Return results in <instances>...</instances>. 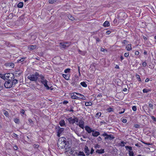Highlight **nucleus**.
<instances>
[{"mask_svg":"<svg viewBox=\"0 0 156 156\" xmlns=\"http://www.w3.org/2000/svg\"><path fill=\"white\" fill-rule=\"evenodd\" d=\"M57 144L58 147L61 149L65 148L67 150L71 147L69 142L66 140V138L64 137H62L58 139Z\"/></svg>","mask_w":156,"mask_h":156,"instance_id":"f257e3e1","label":"nucleus"},{"mask_svg":"<svg viewBox=\"0 0 156 156\" xmlns=\"http://www.w3.org/2000/svg\"><path fill=\"white\" fill-rule=\"evenodd\" d=\"M39 73L36 72L34 74L30 75L27 77V78L30 80L36 82L38 78Z\"/></svg>","mask_w":156,"mask_h":156,"instance_id":"f03ea898","label":"nucleus"},{"mask_svg":"<svg viewBox=\"0 0 156 156\" xmlns=\"http://www.w3.org/2000/svg\"><path fill=\"white\" fill-rule=\"evenodd\" d=\"M4 86L6 88H10L12 86L11 81H6L4 83Z\"/></svg>","mask_w":156,"mask_h":156,"instance_id":"7ed1b4c3","label":"nucleus"},{"mask_svg":"<svg viewBox=\"0 0 156 156\" xmlns=\"http://www.w3.org/2000/svg\"><path fill=\"white\" fill-rule=\"evenodd\" d=\"M56 129H57L58 130L57 136H58L59 137L60 136V134L64 130V128H61L59 126H58L56 127Z\"/></svg>","mask_w":156,"mask_h":156,"instance_id":"20e7f679","label":"nucleus"},{"mask_svg":"<svg viewBox=\"0 0 156 156\" xmlns=\"http://www.w3.org/2000/svg\"><path fill=\"white\" fill-rule=\"evenodd\" d=\"M68 120L70 123L73 124L75 122L77 123L78 122V119L77 118H75L74 119H73L72 117H70L68 119Z\"/></svg>","mask_w":156,"mask_h":156,"instance_id":"39448f33","label":"nucleus"},{"mask_svg":"<svg viewBox=\"0 0 156 156\" xmlns=\"http://www.w3.org/2000/svg\"><path fill=\"white\" fill-rule=\"evenodd\" d=\"M61 47L64 48H65L66 47H68L70 45V43L69 42H66L65 43H60Z\"/></svg>","mask_w":156,"mask_h":156,"instance_id":"423d86ee","label":"nucleus"},{"mask_svg":"<svg viewBox=\"0 0 156 156\" xmlns=\"http://www.w3.org/2000/svg\"><path fill=\"white\" fill-rule=\"evenodd\" d=\"M84 122L82 120H80L79 121V122L76 123V124L79 126L82 129H83L84 128Z\"/></svg>","mask_w":156,"mask_h":156,"instance_id":"0eeeda50","label":"nucleus"},{"mask_svg":"<svg viewBox=\"0 0 156 156\" xmlns=\"http://www.w3.org/2000/svg\"><path fill=\"white\" fill-rule=\"evenodd\" d=\"M68 151L69 153L73 156L76 155L77 151L73 149H71L68 150Z\"/></svg>","mask_w":156,"mask_h":156,"instance_id":"6e6552de","label":"nucleus"},{"mask_svg":"<svg viewBox=\"0 0 156 156\" xmlns=\"http://www.w3.org/2000/svg\"><path fill=\"white\" fill-rule=\"evenodd\" d=\"M85 130L87 132L89 133H90L91 132L92 133L94 129H92L90 127L88 126H86L85 127Z\"/></svg>","mask_w":156,"mask_h":156,"instance_id":"1a4fd4ad","label":"nucleus"},{"mask_svg":"<svg viewBox=\"0 0 156 156\" xmlns=\"http://www.w3.org/2000/svg\"><path fill=\"white\" fill-rule=\"evenodd\" d=\"M100 135V133L99 132L95 131V130L94 129L92 133V136L95 137H97L98 135Z\"/></svg>","mask_w":156,"mask_h":156,"instance_id":"9d476101","label":"nucleus"},{"mask_svg":"<svg viewBox=\"0 0 156 156\" xmlns=\"http://www.w3.org/2000/svg\"><path fill=\"white\" fill-rule=\"evenodd\" d=\"M71 98L72 99H78V97L76 95L75 92L72 93L71 94Z\"/></svg>","mask_w":156,"mask_h":156,"instance_id":"9b49d317","label":"nucleus"},{"mask_svg":"<svg viewBox=\"0 0 156 156\" xmlns=\"http://www.w3.org/2000/svg\"><path fill=\"white\" fill-rule=\"evenodd\" d=\"M84 152L87 155H89L90 154V151L87 146H86L84 148Z\"/></svg>","mask_w":156,"mask_h":156,"instance_id":"f8f14e48","label":"nucleus"},{"mask_svg":"<svg viewBox=\"0 0 156 156\" xmlns=\"http://www.w3.org/2000/svg\"><path fill=\"white\" fill-rule=\"evenodd\" d=\"M62 76L66 80H69V79L70 74L69 73L66 74H63Z\"/></svg>","mask_w":156,"mask_h":156,"instance_id":"ddd939ff","label":"nucleus"},{"mask_svg":"<svg viewBox=\"0 0 156 156\" xmlns=\"http://www.w3.org/2000/svg\"><path fill=\"white\" fill-rule=\"evenodd\" d=\"M59 124L61 126H66L65 122L63 119H61L59 122Z\"/></svg>","mask_w":156,"mask_h":156,"instance_id":"4468645a","label":"nucleus"},{"mask_svg":"<svg viewBox=\"0 0 156 156\" xmlns=\"http://www.w3.org/2000/svg\"><path fill=\"white\" fill-rule=\"evenodd\" d=\"M5 65L6 66H9L11 68H13L15 66L14 64L11 63H6Z\"/></svg>","mask_w":156,"mask_h":156,"instance_id":"2eb2a0df","label":"nucleus"},{"mask_svg":"<svg viewBox=\"0 0 156 156\" xmlns=\"http://www.w3.org/2000/svg\"><path fill=\"white\" fill-rule=\"evenodd\" d=\"M126 49L128 51H130L132 50L131 44H129L126 47Z\"/></svg>","mask_w":156,"mask_h":156,"instance_id":"dca6fc26","label":"nucleus"},{"mask_svg":"<svg viewBox=\"0 0 156 156\" xmlns=\"http://www.w3.org/2000/svg\"><path fill=\"white\" fill-rule=\"evenodd\" d=\"M105 152L104 149H101L100 150H97L96 151V152L99 154H102Z\"/></svg>","mask_w":156,"mask_h":156,"instance_id":"f3484780","label":"nucleus"},{"mask_svg":"<svg viewBox=\"0 0 156 156\" xmlns=\"http://www.w3.org/2000/svg\"><path fill=\"white\" fill-rule=\"evenodd\" d=\"M11 74V73H5L4 74L5 75V79H6L8 80V78H10V74Z\"/></svg>","mask_w":156,"mask_h":156,"instance_id":"a211bd4d","label":"nucleus"},{"mask_svg":"<svg viewBox=\"0 0 156 156\" xmlns=\"http://www.w3.org/2000/svg\"><path fill=\"white\" fill-rule=\"evenodd\" d=\"M12 81V86L15 85L18 82V80L16 79H13Z\"/></svg>","mask_w":156,"mask_h":156,"instance_id":"6ab92c4d","label":"nucleus"},{"mask_svg":"<svg viewBox=\"0 0 156 156\" xmlns=\"http://www.w3.org/2000/svg\"><path fill=\"white\" fill-rule=\"evenodd\" d=\"M76 155L77 156H85V154H84L83 151H79V153L77 152Z\"/></svg>","mask_w":156,"mask_h":156,"instance_id":"aec40b11","label":"nucleus"},{"mask_svg":"<svg viewBox=\"0 0 156 156\" xmlns=\"http://www.w3.org/2000/svg\"><path fill=\"white\" fill-rule=\"evenodd\" d=\"M10 77H11V79H8V80L12 81L13 79H14L15 77H14V74L13 73H11V74H10Z\"/></svg>","mask_w":156,"mask_h":156,"instance_id":"412c9836","label":"nucleus"},{"mask_svg":"<svg viewBox=\"0 0 156 156\" xmlns=\"http://www.w3.org/2000/svg\"><path fill=\"white\" fill-rule=\"evenodd\" d=\"M125 148L127 150H129V151H132V148L130 146H126L125 147Z\"/></svg>","mask_w":156,"mask_h":156,"instance_id":"4be33fe9","label":"nucleus"},{"mask_svg":"<svg viewBox=\"0 0 156 156\" xmlns=\"http://www.w3.org/2000/svg\"><path fill=\"white\" fill-rule=\"evenodd\" d=\"M110 23H109L108 21H105L103 24V26L105 27H108L109 26Z\"/></svg>","mask_w":156,"mask_h":156,"instance_id":"5701e85b","label":"nucleus"},{"mask_svg":"<svg viewBox=\"0 0 156 156\" xmlns=\"http://www.w3.org/2000/svg\"><path fill=\"white\" fill-rule=\"evenodd\" d=\"M23 2H20L17 5V7L18 8H22L23 7Z\"/></svg>","mask_w":156,"mask_h":156,"instance_id":"b1692460","label":"nucleus"},{"mask_svg":"<svg viewBox=\"0 0 156 156\" xmlns=\"http://www.w3.org/2000/svg\"><path fill=\"white\" fill-rule=\"evenodd\" d=\"M4 112V114L6 117H8L9 116V113L8 112L5 110H3Z\"/></svg>","mask_w":156,"mask_h":156,"instance_id":"393cba45","label":"nucleus"},{"mask_svg":"<svg viewBox=\"0 0 156 156\" xmlns=\"http://www.w3.org/2000/svg\"><path fill=\"white\" fill-rule=\"evenodd\" d=\"M57 0H49L48 2L51 4H53L56 2Z\"/></svg>","mask_w":156,"mask_h":156,"instance_id":"a878e982","label":"nucleus"},{"mask_svg":"<svg viewBox=\"0 0 156 156\" xmlns=\"http://www.w3.org/2000/svg\"><path fill=\"white\" fill-rule=\"evenodd\" d=\"M102 135L103 136H106V137H105V140L108 139V136L109 135L107 133H105L103 134Z\"/></svg>","mask_w":156,"mask_h":156,"instance_id":"bb28decb","label":"nucleus"},{"mask_svg":"<svg viewBox=\"0 0 156 156\" xmlns=\"http://www.w3.org/2000/svg\"><path fill=\"white\" fill-rule=\"evenodd\" d=\"M79 54L82 55H84L86 54V52L84 51H80V50H78Z\"/></svg>","mask_w":156,"mask_h":156,"instance_id":"cd10ccee","label":"nucleus"},{"mask_svg":"<svg viewBox=\"0 0 156 156\" xmlns=\"http://www.w3.org/2000/svg\"><path fill=\"white\" fill-rule=\"evenodd\" d=\"M40 77V78L42 80H44V76L42 75L41 74H40L39 73V76H38V77Z\"/></svg>","mask_w":156,"mask_h":156,"instance_id":"c85d7f7f","label":"nucleus"},{"mask_svg":"<svg viewBox=\"0 0 156 156\" xmlns=\"http://www.w3.org/2000/svg\"><path fill=\"white\" fill-rule=\"evenodd\" d=\"M67 17L69 19L72 20H75L73 16L70 15H68Z\"/></svg>","mask_w":156,"mask_h":156,"instance_id":"c756f323","label":"nucleus"},{"mask_svg":"<svg viewBox=\"0 0 156 156\" xmlns=\"http://www.w3.org/2000/svg\"><path fill=\"white\" fill-rule=\"evenodd\" d=\"M36 45H32L30 46V47H29L30 49L31 50H33L35 48H36Z\"/></svg>","mask_w":156,"mask_h":156,"instance_id":"7c9ffc66","label":"nucleus"},{"mask_svg":"<svg viewBox=\"0 0 156 156\" xmlns=\"http://www.w3.org/2000/svg\"><path fill=\"white\" fill-rule=\"evenodd\" d=\"M101 112H98L96 113L95 115V117L98 118L99 117L101 116Z\"/></svg>","mask_w":156,"mask_h":156,"instance_id":"2f4dec72","label":"nucleus"},{"mask_svg":"<svg viewBox=\"0 0 156 156\" xmlns=\"http://www.w3.org/2000/svg\"><path fill=\"white\" fill-rule=\"evenodd\" d=\"M80 84L83 87H87V84L84 82H81Z\"/></svg>","mask_w":156,"mask_h":156,"instance_id":"473e14b6","label":"nucleus"},{"mask_svg":"<svg viewBox=\"0 0 156 156\" xmlns=\"http://www.w3.org/2000/svg\"><path fill=\"white\" fill-rule=\"evenodd\" d=\"M136 76L137 78V79L140 82H141V80L140 79V78L139 76V75L138 74H136Z\"/></svg>","mask_w":156,"mask_h":156,"instance_id":"72a5a7b5","label":"nucleus"},{"mask_svg":"<svg viewBox=\"0 0 156 156\" xmlns=\"http://www.w3.org/2000/svg\"><path fill=\"white\" fill-rule=\"evenodd\" d=\"M92 105V103L91 102H86L85 103V105L87 106H91Z\"/></svg>","mask_w":156,"mask_h":156,"instance_id":"f704fd0d","label":"nucleus"},{"mask_svg":"<svg viewBox=\"0 0 156 156\" xmlns=\"http://www.w3.org/2000/svg\"><path fill=\"white\" fill-rule=\"evenodd\" d=\"M26 57H25V58H22L20 59L17 60V62H22L23 61L24 59H26Z\"/></svg>","mask_w":156,"mask_h":156,"instance_id":"c9c22d12","label":"nucleus"},{"mask_svg":"<svg viewBox=\"0 0 156 156\" xmlns=\"http://www.w3.org/2000/svg\"><path fill=\"white\" fill-rule=\"evenodd\" d=\"M114 137L113 135H109L108 136V139L109 140H111L113 139Z\"/></svg>","mask_w":156,"mask_h":156,"instance_id":"e433bc0d","label":"nucleus"},{"mask_svg":"<svg viewBox=\"0 0 156 156\" xmlns=\"http://www.w3.org/2000/svg\"><path fill=\"white\" fill-rule=\"evenodd\" d=\"M70 71V69L68 68L66 69L65 71L64 72L65 73H69Z\"/></svg>","mask_w":156,"mask_h":156,"instance_id":"4c0bfd02","label":"nucleus"},{"mask_svg":"<svg viewBox=\"0 0 156 156\" xmlns=\"http://www.w3.org/2000/svg\"><path fill=\"white\" fill-rule=\"evenodd\" d=\"M41 82L44 85L46 84V83H47L48 82V81L46 80H41Z\"/></svg>","mask_w":156,"mask_h":156,"instance_id":"58836bf2","label":"nucleus"},{"mask_svg":"<svg viewBox=\"0 0 156 156\" xmlns=\"http://www.w3.org/2000/svg\"><path fill=\"white\" fill-rule=\"evenodd\" d=\"M113 109L111 108H109L106 109V110L109 112L113 111Z\"/></svg>","mask_w":156,"mask_h":156,"instance_id":"ea45409f","label":"nucleus"},{"mask_svg":"<svg viewBox=\"0 0 156 156\" xmlns=\"http://www.w3.org/2000/svg\"><path fill=\"white\" fill-rule=\"evenodd\" d=\"M129 156H133V155H134V152H133V151H129Z\"/></svg>","mask_w":156,"mask_h":156,"instance_id":"a19ab883","label":"nucleus"},{"mask_svg":"<svg viewBox=\"0 0 156 156\" xmlns=\"http://www.w3.org/2000/svg\"><path fill=\"white\" fill-rule=\"evenodd\" d=\"M150 90H147L146 89H144L143 90V91L144 93H147L150 91Z\"/></svg>","mask_w":156,"mask_h":156,"instance_id":"79ce46f5","label":"nucleus"},{"mask_svg":"<svg viewBox=\"0 0 156 156\" xmlns=\"http://www.w3.org/2000/svg\"><path fill=\"white\" fill-rule=\"evenodd\" d=\"M45 87H46L47 90H49L50 89V87L48 86L47 83H46V84L44 85Z\"/></svg>","mask_w":156,"mask_h":156,"instance_id":"37998d69","label":"nucleus"},{"mask_svg":"<svg viewBox=\"0 0 156 156\" xmlns=\"http://www.w3.org/2000/svg\"><path fill=\"white\" fill-rule=\"evenodd\" d=\"M14 121L16 123H17L19 121V120L18 119L15 118L14 119Z\"/></svg>","mask_w":156,"mask_h":156,"instance_id":"c03bdc74","label":"nucleus"},{"mask_svg":"<svg viewBox=\"0 0 156 156\" xmlns=\"http://www.w3.org/2000/svg\"><path fill=\"white\" fill-rule=\"evenodd\" d=\"M132 109L134 111H136V107L135 106H133L132 107Z\"/></svg>","mask_w":156,"mask_h":156,"instance_id":"a18cd8bd","label":"nucleus"},{"mask_svg":"<svg viewBox=\"0 0 156 156\" xmlns=\"http://www.w3.org/2000/svg\"><path fill=\"white\" fill-rule=\"evenodd\" d=\"M0 77L2 79H3L5 80V75L2 74L0 73Z\"/></svg>","mask_w":156,"mask_h":156,"instance_id":"49530a36","label":"nucleus"},{"mask_svg":"<svg viewBox=\"0 0 156 156\" xmlns=\"http://www.w3.org/2000/svg\"><path fill=\"white\" fill-rule=\"evenodd\" d=\"M82 96H80V97H78V99H81L83 100H85V97H84L83 95H82Z\"/></svg>","mask_w":156,"mask_h":156,"instance_id":"de8ad7c7","label":"nucleus"},{"mask_svg":"<svg viewBox=\"0 0 156 156\" xmlns=\"http://www.w3.org/2000/svg\"><path fill=\"white\" fill-rule=\"evenodd\" d=\"M122 43L123 44H127L128 41L126 40H123L122 42Z\"/></svg>","mask_w":156,"mask_h":156,"instance_id":"09e8293b","label":"nucleus"},{"mask_svg":"<svg viewBox=\"0 0 156 156\" xmlns=\"http://www.w3.org/2000/svg\"><path fill=\"white\" fill-rule=\"evenodd\" d=\"M129 55V52H126L124 54V56L126 57H127Z\"/></svg>","mask_w":156,"mask_h":156,"instance_id":"8fccbe9b","label":"nucleus"},{"mask_svg":"<svg viewBox=\"0 0 156 156\" xmlns=\"http://www.w3.org/2000/svg\"><path fill=\"white\" fill-rule=\"evenodd\" d=\"M122 122H123L124 123H126L127 122V120L126 119H123L122 120Z\"/></svg>","mask_w":156,"mask_h":156,"instance_id":"3c124183","label":"nucleus"},{"mask_svg":"<svg viewBox=\"0 0 156 156\" xmlns=\"http://www.w3.org/2000/svg\"><path fill=\"white\" fill-rule=\"evenodd\" d=\"M102 139L101 138V137L100 136H99L97 138V140H98V141H102Z\"/></svg>","mask_w":156,"mask_h":156,"instance_id":"603ef678","label":"nucleus"},{"mask_svg":"<svg viewBox=\"0 0 156 156\" xmlns=\"http://www.w3.org/2000/svg\"><path fill=\"white\" fill-rule=\"evenodd\" d=\"M34 148H38L39 147V145H38L37 144H34Z\"/></svg>","mask_w":156,"mask_h":156,"instance_id":"864d4df0","label":"nucleus"},{"mask_svg":"<svg viewBox=\"0 0 156 156\" xmlns=\"http://www.w3.org/2000/svg\"><path fill=\"white\" fill-rule=\"evenodd\" d=\"M28 120L30 123H32L33 124V121L30 119H28Z\"/></svg>","mask_w":156,"mask_h":156,"instance_id":"5fc2aeb1","label":"nucleus"},{"mask_svg":"<svg viewBox=\"0 0 156 156\" xmlns=\"http://www.w3.org/2000/svg\"><path fill=\"white\" fill-rule=\"evenodd\" d=\"M151 117L154 122L156 121V118H155L154 116H151Z\"/></svg>","mask_w":156,"mask_h":156,"instance_id":"6e6d98bb","label":"nucleus"},{"mask_svg":"<svg viewBox=\"0 0 156 156\" xmlns=\"http://www.w3.org/2000/svg\"><path fill=\"white\" fill-rule=\"evenodd\" d=\"M142 65L144 67H145L147 66V63L145 62H144L143 63Z\"/></svg>","mask_w":156,"mask_h":156,"instance_id":"4d7b16f0","label":"nucleus"},{"mask_svg":"<svg viewBox=\"0 0 156 156\" xmlns=\"http://www.w3.org/2000/svg\"><path fill=\"white\" fill-rule=\"evenodd\" d=\"M134 127L136 128H139L140 127V126L138 124H136L134 126Z\"/></svg>","mask_w":156,"mask_h":156,"instance_id":"13d9d810","label":"nucleus"},{"mask_svg":"<svg viewBox=\"0 0 156 156\" xmlns=\"http://www.w3.org/2000/svg\"><path fill=\"white\" fill-rule=\"evenodd\" d=\"M149 107L151 108L152 109H153V105L152 104L150 103L149 105Z\"/></svg>","mask_w":156,"mask_h":156,"instance_id":"bf43d9fd","label":"nucleus"},{"mask_svg":"<svg viewBox=\"0 0 156 156\" xmlns=\"http://www.w3.org/2000/svg\"><path fill=\"white\" fill-rule=\"evenodd\" d=\"M95 148H100V145H99L98 144H97L94 147Z\"/></svg>","mask_w":156,"mask_h":156,"instance_id":"052dcab7","label":"nucleus"},{"mask_svg":"<svg viewBox=\"0 0 156 156\" xmlns=\"http://www.w3.org/2000/svg\"><path fill=\"white\" fill-rule=\"evenodd\" d=\"M73 107H71L70 110H69V109H68V111H69L70 112H74V111L73 110Z\"/></svg>","mask_w":156,"mask_h":156,"instance_id":"680f3d73","label":"nucleus"},{"mask_svg":"<svg viewBox=\"0 0 156 156\" xmlns=\"http://www.w3.org/2000/svg\"><path fill=\"white\" fill-rule=\"evenodd\" d=\"M20 112L22 114H24L25 113V111L23 109H21L20 111Z\"/></svg>","mask_w":156,"mask_h":156,"instance_id":"e2e57ef3","label":"nucleus"},{"mask_svg":"<svg viewBox=\"0 0 156 156\" xmlns=\"http://www.w3.org/2000/svg\"><path fill=\"white\" fill-rule=\"evenodd\" d=\"M68 103V101H64L63 102V103L64 105H66L67 103Z\"/></svg>","mask_w":156,"mask_h":156,"instance_id":"0e129e2a","label":"nucleus"},{"mask_svg":"<svg viewBox=\"0 0 156 156\" xmlns=\"http://www.w3.org/2000/svg\"><path fill=\"white\" fill-rule=\"evenodd\" d=\"M96 43L99 42L100 41V40L99 38H96Z\"/></svg>","mask_w":156,"mask_h":156,"instance_id":"69168bd1","label":"nucleus"},{"mask_svg":"<svg viewBox=\"0 0 156 156\" xmlns=\"http://www.w3.org/2000/svg\"><path fill=\"white\" fill-rule=\"evenodd\" d=\"M94 150L93 149V148H92L91 150V151H90V153L91 154H92L94 151Z\"/></svg>","mask_w":156,"mask_h":156,"instance_id":"338daca9","label":"nucleus"},{"mask_svg":"<svg viewBox=\"0 0 156 156\" xmlns=\"http://www.w3.org/2000/svg\"><path fill=\"white\" fill-rule=\"evenodd\" d=\"M139 54V52L138 51H135V54L136 55H138Z\"/></svg>","mask_w":156,"mask_h":156,"instance_id":"774afa93","label":"nucleus"}]
</instances>
